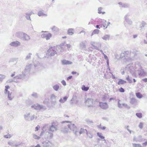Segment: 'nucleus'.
<instances>
[{
    "label": "nucleus",
    "instance_id": "de8ad7c7",
    "mask_svg": "<svg viewBox=\"0 0 147 147\" xmlns=\"http://www.w3.org/2000/svg\"><path fill=\"white\" fill-rule=\"evenodd\" d=\"M7 94H8V98H9V99L10 100H11V99H12V98H13V96H12L11 95V93H10V94H11V95H9V97H10L11 98V99H10L9 97V96H8V93H7Z\"/></svg>",
    "mask_w": 147,
    "mask_h": 147
},
{
    "label": "nucleus",
    "instance_id": "58836bf2",
    "mask_svg": "<svg viewBox=\"0 0 147 147\" xmlns=\"http://www.w3.org/2000/svg\"><path fill=\"white\" fill-rule=\"evenodd\" d=\"M121 7H124V8H127L129 7V5L127 4L123 3L122 6H121Z\"/></svg>",
    "mask_w": 147,
    "mask_h": 147
},
{
    "label": "nucleus",
    "instance_id": "6ab92c4d",
    "mask_svg": "<svg viewBox=\"0 0 147 147\" xmlns=\"http://www.w3.org/2000/svg\"><path fill=\"white\" fill-rule=\"evenodd\" d=\"M74 29L72 28H69L67 30V33L70 35H72L74 34Z\"/></svg>",
    "mask_w": 147,
    "mask_h": 147
},
{
    "label": "nucleus",
    "instance_id": "f8f14e48",
    "mask_svg": "<svg viewBox=\"0 0 147 147\" xmlns=\"http://www.w3.org/2000/svg\"><path fill=\"white\" fill-rule=\"evenodd\" d=\"M44 147H49L51 144V143L49 141H46L42 143Z\"/></svg>",
    "mask_w": 147,
    "mask_h": 147
},
{
    "label": "nucleus",
    "instance_id": "0e129e2a",
    "mask_svg": "<svg viewBox=\"0 0 147 147\" xmlns=\"http://www.w3.org/2000/svg\"><path fill=\"white\" fill-rule=\"evenodd\" d=\"M142 145L143 146H146L147 145L146 144V143L145 142L144 143H143Z\"/></svg>",
    "mask_w": 147,
    "mask_h": 147
},
{
    "label": "nucleus",
    "instance_id": "864d4df0",
    "mask_svg": "<svg viewBox=\"0 0 147 147\" xmlns=\"http://www.w3.org/2000/svg\"><path fill=\"white\" fill-rule=\"evenodd\" d=\"M142 80L145 82H147V78H145Z\"/></svg>",
    "mask_w": 147,
    "mask_h": 147
},
{
    "label": "nucleus",
    "instance_id": "bf43d9fd",
    "mask_svg": "<svg viewBox=\"0 0 147 147\" xmlns=\"http://www.w3.org/2000/svg\"><path fill=\"white\" fill-rule=\"evenodd\" d=\"M104 57H105V59H106L107 60V59H108V57H107L105 55H104Z\"/></svg>",
    "mask_w": 147,
    "mask_h": 147
},
{
    "label": "nucleus",
    "instance_id": "052dcab7",
    "mask_svg": "<svg viewBox=\"0 0 147 147\" xmlns=\"http://www.w3.org/2000/svg\"><path fill=\"white\" fill-rule=\"evenodd\" d=\"M44 131H42L40 134V136H42V135L44 134Z\"/></svg>",
    "mask_w": 147,
    "mask_h": 147
},
{
    "label": "nucleus",
    "instance_id": "a18cd8bd",
    "mask_svg": "<svg viewBox=\"0 0 147 147\" xmlns=\"http://www.w3.org/2000/svg\"><path fill=\"white\" fill-rule=\"evenodd\" d=\"M119 91L121 92H124V90L123 88L121 87L119 89Z\"/></svg>",
    "mask_w": 147,
    "mask_h": 147
},
{
    "label": "nucleus",
    "instance_id": "a19ab883",
    "mask_svg": "<svg viewBox=\"0 0 147 147\" xmlns=\"http://www.w3.org/2000/svg\"><path fill=\"white\" fill-rule=\"evenodd\" d=\"M136 115L139 118H141L142 117V114L141 113H137Z\"/></svg>",
    "mask_w": 147,
    "mask_h": 147
},
{
    "label": "nucleus",
    "instance_id": "f257e3e1",
    "mask_svg": "<svg viewBox=\"0 0 147 147\" xmlns=\"http://www.w3.org/2000/svg\"><path fill=\"white\" fill-rule=\"evenodd\" d=\"M132 65V64L127 65L125 67V71L127 73L129 72L131 74H133L134 69Z\"/></svg>",
    "mask_w": 147,
    "mask_h": 147
},
{
    "label": "nucleus",
    "instance_id": "8fccbe9b",
    "mask_svg": "<svg viewBox=\"0 0 147 147\" xmlns=\"http://www.w3.org/2000/svg\"><path fill=\"white\" fill-rule=\"evenodd\" d=\"M35 118V116L33 115H32L31 117H30V120H33Z\"/></svg>",
    "mask_w": 147,
    "mask_h": 147
},
{
    "label": "nucleus",
    "instance_id": "4d7b16f0",
    "mask_svg": "<svg viewBox=\"0 0 147 147\" xmlns=\"http://www.w3.org/2000/svg\"><path fill=\"white\" fill-rule=\"evenodd\" d=\"M72 76H70L68 77L67 78V80H69V79H71L72 78Z\"/></svg>",
    "mask_w": 147,
    "mask_h": 147
},
{
    "label": "nucleus",
    "instance_id": "f03ea898",
    "mask_svg": "<svg viewBox=\"0 0 147 147\" xmlns=\"http://www.w3.org/2000/svg\"><path fill=\"white\" fill-rule=\"evenodd\" d=\"M31 107L33 108L34 109L37 110H40L41 109L45 110H46L47 109L45 106L38 104H36L32 105Z\"/></svg>",
    "mask_w": 147,
    "mask_h": 147
},
{
    "label": "nucleus",
    "instance_id": "680f3d73",
    "mask_svg": "<svg viewBox=\"0 0 147 147\" xmlns=\"http://www.w3.org/2000/svg\"><path fill=\"white\" fill-rule=\"evenodd\" d=\"M15 75V72H14L13 74H12L11 75V77H13Z\"/></svg>",
    "mask_w": 147,
    "mask_h": 147
},
{
    "label": "nucleus",
    "instance_id": "c03bdc74",
    "mask_svg": "<svg viewBox=\"0 0 147 147\" xmlns=\"http://www.w3.org/2000/svg\"><path fill=\"white\" fill-rule=\"evenodd\" d=\"M5 78V76L3 75L0 74V81H2Z\"/></svg>",
    "mask_w": 147,
    "mask_h": 147
},
{
    "label": "nucleus",
    "instance_id": "f3484780",
    "mask_svg": "<svg viewBox=\"0 0 147 147\" xmlns=\"http://www.w3.org/2000/svg\"><path fill=\"white\" fill-rule=\"evenodd\" d=\"M51 30L55 33L58 32L59 31V29L55 26H53L51 28Z\"/></svg>",
    "mask_w": 147,
    "mask_h": 147
},
{
    "label": "nucleus",
    "instance_id": "338daca9",
    "mask_svg": "<svg viewBox=\"0 0 147 147\" xmlns=\"http://www.w3.org/2000/svg\"><path fill=\"white\" fill-rule=\"evenodd\" d=\"M99 25H96V27L97 28H98V29H100V27H99Z\"/></svg>",
    "mask_w": 147,
    "mask_h": 147
},
{
    "label": "nucleus",
    "instance_id": "412c9836",
    "mask_svg": "<svg viewBox=\"0 0 147 147\" xmlns=\"http://www.w3.org/2000/svg\"><path fill=\"white\" fill-rule=\"evenodd\" d=\"M57 96L53 94H52L50 97L51 101L56 100Z\"/></svg>",
    "mask_w": 147,
    "mask_h": 147
},
{
    "label": "nucleus",
    "instance_id": "13d9d810",
    "mask_svg": "<svg viewBox=\"0 0 147 147\" xmlns=\"http://www.w3.org/2000/svg\"><path fill=\"white\" fill-rule=\"evenodd\" d=\"M53 136V134L52 133H51L50 134V137L51 138H52Z\"/></svg>",
    "mask_w": 147,
    "mask_h": 147
},
{
    "label": "nucleus",
    "instance_id": "2eb2a0df",
    "mask_svg": "<svg viewBox=\"0 0 147 147\" xmlns=\"http://www.w3.org/2000/svg\"><path fill=\"white\" fill-rule=\"evenodd\" d=\"M62 64L63 65H69L71 64L72 62L66 60H63L61 61Z\"/></svg>",
    "mask_w": 147,
    "mask_h": 147
},
{
    "label": "nucleus",
    "instance_id": "0eeeda50",
    "mask_svg": "<svg viewBox=\"0 0 147 147\" xmlns=\"http://www.w3.org/2000/svg\"><path fill=\"white\" fill-rule=\"evenodd\" d=\"M93 100L91 98H88L85 101L86 105L88 107H90L93 105Z\"/></svg>",
    "mask_w": 147,
    "mask_h": 147
},
{
    "label": "nucleus",
    "instance_id": "4468645a",
    "mask_svg": "<svg viewBox=\"0 0 147 147\" xmlns=\"http://www.w3.org/2000/svg\"><path fill=\"white\" fill-rule=\"evenodd\" d=\"M20 45V43L18 41L15 42H13L10 43V45L12 46L17 47L19 46Z\"/></svg>",
    "mask_w": 147,
    "mask_h": 147
},
{
    "label": "nucleus",
    "instance_id": "774afa93",
    "mask_svg": "<svg viewBox=\"0 0 147 147\" xmlns=\"http://www.w3.org/2000/svg\"><path fill=\"white\" fill-rule=\"evenodd\" d=\"M35 147H41L39 144L37 145Z\"/></svg>",
    "mask_w": 147,
    "mask_h": 147
},
{
    "label": "nucleus",
    "instance_id": "603ef678",
    "mask_svg": "<svg viewBox=\"0 0 147 147\" xmlns=\"http://www.w3.org/2000/svg\"><path fill=\"white\" fill-rule=\"evenodd\" d=\"M4 137L5 138H9L10 137V135H5L4 136Z\"/></svg>",
    "mask_w": 147,
    "mask_h": 147
},
{
    "label": "nucleus",
    "instance_id": "3c124183",
    "mask_svg": "<svg viewBox=\"0 0 147 147\" xmlns=\"http://www.w3.org/2000/svg\"><path fill=\"white\" fill-rule=\"evenodd\" d=\"M66 46L68 48H70L71 47V45L69 44H66Z\"/></svg>",
    "mask_w": 147,
    "mask_h": 147
},
{
    "label": "nucleus",
    "instance_id": "20e7f679",
    "mask_svg": "<svg viewBox=\"0 0 147 147\" xmlns=\"http://www.w3.org/2000/svg\"><path fill=\"white\" fill-rule=\"evenodd\" d=\"M68 127L70 129L75 132V134L76 135L77 134L78 132L77 131V127L74 124L70 123L68 125Z\"/></svg>",
    "mask_w": 147,
    "mask_h": 147
},
{
    "label": "nucleus",
    "instance_id": "7c9ffc66",
    "mask_svg": "<svg viewBox=\"0 0 147 147\" xmlns=\"http://www.w3.org/2000/svg\"><path fill=\"white\" fill-rule=\"evenodd\" d=\"M146 23L142 21L141 23V24L140 25V26L142 28L144 27L146 25Z\"/></svg>",
    "mask_w": 147,
    "mask_h": 147
},
{
    "label": "nucleus",
    "instance_id": "f704fd0d",
    "mask_svg": "<svg viewBox=\"0 0 147 147\" xmlns=\"http://www.w3.org/2000/svg\"><path fill=\"white\" fill-rule=\"evenodd\" d=\"M97 135L101 139H104L105 137L102 136V134L101 133H97Z\"/></svg>",
    "mask_w": 147,
    "mask_h": 147
},
{
    "label": "nucleus",
    "instance_id": "79ce46f5",
    "mask_svg": "<svg viewBox=\"0 0 147 147\" xmlns=\"http://www.w3.org/2000/svg\"><path fill=\"white\" fill-rule=\"evenodd\" d=\"M143 125L144 124L143 123L141 122L140 123L138 126L141 129H142L143 128Z\"/></svg>",
    "mask_w": 147,
    "mask_h": 147
},
{
    "label": "nucleus",
    "instance_id": "4c0bfd02",
    "mask_svg": "<svg viewBox=\"0 0 147 147\" xmlns=\"http://www.w3.org/2000/svg\"><path fill=\"white\" fill-rule=\"evenodd\" d=\"M126 79L128 81L129 83H131L132 82V80L129 78V76H127L126 78Z\"/></svg>",
    "mask_w": 147,
    "mask_h": 147
},
{
    "label": "nucleus",
    "instance_id": "423d86ee",
    "mask_svg": "<svg viewBox=\"0 0 147 147\" xmlns=\"http://www.w3.org/2000/svg\"><path fill=\"white\" fill-rule=\"evenodd\" d=\"M124 19L125 20V25H126L127 24L130 25L132 24V22L131 20L129 18L128 16L127 15H125L124 17Z\"/></svg>",
    "mask_w": 147,
    "mask_h": 147
},
{
    "label": "nucleus",
    "instance_id": "09e8293b",
    "mask_svg": "<svg viewBox=\"0 0 147 147\" xmlns=\"http://www.w3.org/2000/svg\"><path fill=\"white\" fill-rule=\"evenodd\" d=\"M40 127L39 125H38L37 126H36L35 127V131H37L38 130L39 128H40Z\"/></svg>",
    "mask_w": 147,
    "mask_h": 147
},
{
    "label": "nucleus",
    "instance_id": "37998d69",
    "mask_svg": "<svg viewBox=\"0 0 147 147\" xmlns=\"http://www.w3.org/2000/svg\"><path fill=\"white\" fill-rule=\"evenodd\" d=\"M33 137L35 139H39L40 138V137L38 136L35 134L33 135Z\"/></svg>",
    "mask_w": 147,
    "mask_h": 147
},
{
    "label": "nucleus",
    "instance_id": "ddd939ff",
    "mask_svg": "<svg viewBox=\"0 0 147 147\" xmlns=\"http://www.w3.org/2000/svg\"><path fill=\"white\" fill-rule=\"evenodd\" d=\"M34 67H36L37 68H39L41 66V64L38 61H34Z\"/></svg>",
    "mask_w": 147,
    "mask_h": 147
},
{
    "label": "nucleus",
    "instance_id": "b1692460",
    "mask_svg": "<svg viewBox=\"0 0 147 147\" xmlns=\"http://www.w3.org/2000/svg\"><path fill=\"white\" fill-rule=\"evenodd\" d=\"M126 83V82L125 81L121 79H119V81L118 82V84L119 85L120 84H123Z\"/></svg>",
    "mask_w": 147,
    "mask_h": 147
},
{
    "label": "nucleus",
    "instance_id": "6e6d98bb",
    "mask_svg": "<svg viewBox=\"0 0 147 147\" xmlns=\"http://www.w3.org/2000/svg\"><path fill=\"white\" fill-rule=\"evenodd\" d=\"M100 128L102 130H104L106 129V127L105 126L103 127H100Z\"/></svg>",
    "mask_w": 147,
    "mask_h": 147
},
{
    "label": "nucleus",
    "instance_id": "473e14b6",
    "mask_svg": "<svg viewBox=\"0 0 147 147\" xmlns=\"http://www.w3.org/2000/svg\"><path fill=\"white\" fill-rule=\"evenodd\" d=\"M99 32V30L98 29H95L92 32L91 36L95 34H98Z\"/></svg>",
    "mask_w": 147,
    "mask_h": 147
},
{
    "label": "nucleus",
    "instance_id": "a211bd4d",
    "mask_svg": "<svg viewBox=\"0 0 147 147\" xmlns=\"http://www.w3.org/2000/svg\"><path fill=\"white\" fill-rule=\"evenodd\" d=\"M67 99V96L64 97L63 98H61L59 100L60 102L63 103L65 102Z\"/></svg>",
    "mask_w": 147,
    "mask_h": 147
},
{
    "label": "nucleus",
    "instance_id": "dca6fc26",
    "mask_svg": "<svg viewBox=\"0 0 147 147\" xmlns=\"http://www.w3.org/2000/svg\"><path fill=\"white\" fill-rule=\"evenodd\" d=\"M138 73L139 75L140 76H143L144 75V69H140L138 71Z\"/></svg>",
    "mask_w": 147,
    "mask_h": 147
},
{
    "label": "nucleus",
    "instance_id": "1a4fd4ad",
    "mask_svg": "<svg viewBox=\"0 0 147 147\" xmlns=\"http://www.w3.org/2000/svg\"><path fill=\"white\" fill-rule=\"evenodd\" d=\"M52 37V34L50 33L43 34L41 35V37L42 38H45L46 40H49Z\"/></svg>",
    "mask_w": 147,
    "mask_h": 147
},
{
    "label": "nucleus",
    "instance_id": "e2e57ef3",
    "mask_svg": "<svg viewBox=\"0 0 147 147\" xmlns=\"http://www.w3.org/2000/svg\"><path fill=\"white\" fill-rule=\"evenodd\" d=\"M118 3L119 5H121V6H122L123 4V3H122L121 2H119Z\"/></svg>",
    "mask_w": 147,
    "mask_h": 147
},
{
    "label": "nucleus",
    "instance_id": "4be33fe9",
    "mask_svg": "<svg viewBox=\"0 0 147 147\" xmlns=\"http://www.w3.org/2000/svg\"><path fill=\"white\" fill-rule=\"evenodd\" d=\"M87 131L86 129H84L83 128H81L79 132L80 134H82L87 133Z\"/></svg>",
    "mask_w": 147,
    "mask_h": 147
},
{
    "label": "nucleus",
    "instance_id": "ea45409f",
    "mask_svg": "<svg viewBox=\"0 0 147 147\" xmlns=\"http://www.w3.org/2000/svg\"><path fill=\"white\" fill-rule=\"evenodd\" d=\"M32 96L35 98H36L38 97V95L36 93H33L32 94Z\"/></svg>",
    "mask_w": 147,
    "mask_h": 147
},
{
    "label": "nucleus",
    "instance_id": "e433bc0d",
    "mask_svg": "<svg viewBox=\"0 0 147 147\" xmlns=\"http://www.w3.org/2000/svg\"><path fill=\"white\" fill-rule=\"evenodd\" d=\"M133 146L134 147H142L141 145L140 144H133Z\"/></svg>",
    "mask_w": 147,
    "mask_h": 147
},
{
    "label": "nucleus",
    "instance_id": "72a5a7b5",
    "mask_svg": "<svg viewBox=\"0 0 147 147\" xmlns=\"http://www.w3.org/2000/svg\"><path fill=\"white\" fill-rule=\"evenodd\" d=\"M82 89L83 90L86 91L88 90L89 87H86L84 85L82 87Z\"/></svg>",
    "mask_w": 147,
    "mask_h": 147
},
{
    "label": "nucleus",
    "instance_id": "39448f33",
    "mask_svg": "<svg viewBox=\"0 0 147 147\" xmlns=\"http://www.w3.org/2000/svg\"><path fill=\"white\" fill-rule=\"evenodd\" d=\"M121 100L119 99L118 100L117 105L118 107L120 108H122L123 107H125L128 109H130V107L128 106L126 104L123 103H121Z\"/></svg>",
    "mask_w": 147,
    "mask_h": 147
},
{
    "label": "nucleus",
    "instance_id": "5fc2aeb1",
    "mask_svg": "<svg viewBox=\"0 0 147 147\" xmlns=\"http://www.w3.org/2000/svg\"><path fill=\"white\" fill-rule=\"evenodd\" d=\"M138 36V35L137 34H135L133 35V37L134 38H137Z\"/></svg>",
    "mask_w": 147,
    "mask_h": 147
},
{
    "label": "nucleus",
    "instance_id": "69168bd1",
    "mask_svg": "<svg viewBox=\"0 0 147 147\" xmlns=\"http://www.w3.org/2000/svg\"><path fill=\"white\" fill-rule=\"evenodd\" d=\"M76 73V72L75 71H72L71 74H75Z\"/></svg>",
    "mask_w": 147,
    "mask_h": 147
},
{
    "label": "nucleus",
    "instance_id": "cd10ccee",
    "mask_svg": "<svg viewBox=\"0 0 147 147\" xmlns=\"http://www.w3.org/2000/svg\"><path fill=\"white\" fill-rule=\"evenodd\" d=\"M96 44H97L96 42H91V45L93 47L94 49H98V47L95 46V45Z\"/></svg>",
    "mask_w": 147,
    "mask_h": 147
},
{
    "label": "nucleus",
    "instance_id": "6e6552de",
    "mask_svg": "<svg viewBox=\"0 0 147 147\" xmlns=\"http://www.w3.org/2000/svg\"><path fill=\"white\" fill-rule=\"evenodd\" d=\"M57 125H55L54 123H53L49 127V131L53 132L57 131Z\"/></svg>",
    "mask_w": 147,
    "mask_h": 147
},
{
    "label": "nucleus",
    "instance_id": "9d476101",
    "mask_svg": "<svg viewBox=\"0 0 147 147\" xmlns=\"http://www.w3.org/2000/svg\"><path fill=\"white\" fill-rule=\"evenodd\" d=\"M99 106L100 108L104 109H107L109 107V106L106 102H99Z\"/></svg>",
    "mask_w": 147,
    "mask_h": 147
},
{
    "label": "nucleus",
    "instance_id": "c756f323",
    "mask_svg": "<svg viewBox=\"0 0 147 147\" xmlns=\"http://www.w3.org/2000/svg\"><path fill=\"white\" fill-rule=\"evenodd\" d=\"M136 96L138 98H140L142 97V95L140 92H137L136 94Z\"/></svg>",
    "mask_w": 147,
    "mask_h": 147
},
{
    "label": "nucleus",
    "instance_id": "2f4dec72",
    "mask_svg": "<svg viewBox=\"0 0 147 147\" xmlns=\"http://www.w3.org/2000/svg\"><path fill=\"white\" fill-rule=\"evenodd\" d=\"M51 106L52 107H54L57 103L56 100L51 101Z\"/></svg>",
    "mask_w": 147,
    "mask_h": 147
},
{
    "label": "nucleus",
    "instance_id": "c9c22d12",
    "mask_svg": "<svg viewBox=\"0 0 147 147\" xmlns=\"http://www.w3.org/2000/svg\"><path fill=\"white\" fill-rule=\"evenodd\" d=\"M88 136L90 138H92L93 135L90 132H87L86 133Z\"/></svg>",
    "mask_w": 147,
    "mask_h": 147
},
{
    "label": "nucleus",
    "instance_id": "c85d7f7f",
    "mask_svg": "<svg viewBox=\"0 0 147 147\" xmlns=\"http://www.w3.org/2000/svg\"><path fill=\"white\" fill-rule=\"evenodd\" d=\"M137 102L135 98H132L130 101V103L133 105L136 104Z\"/></svg>",
    "mask_w": 147,
    "mask_h": 147
},
{
    "label": "nucleus",
    "instance_id": "bb28decb",
    "mask_svg": "<svg viewBox=\"0 0 147 147\" xmlns=\"http://www.w3.org/2000/svg\"><path fill=\"white\" fill-rule=\"evenodd\" d=\"M43 104L47 105V106H49V100L48 99H45L43 102Z\"/></svg>",
    "mask_w": 147,
    "mask_h": 147
},
{
    "label": "nucleus",
    "instance_id": "49530a36",
    "mask_svg": "<svg viewBox=\"0 0 147 147\" xmlns=\"http://www.w3.org/2000/svg\"><path fill=\"white\" fill-rule=\"evenodd\" d=\"M61 83L63 86H65L66 85V83L65 81H64V80H62L61 81Z\"/></svg>",
    "mask_w": 147,
    "mask_h": 147
},
{
    "label": "nucleus",
    "instance_id": "9b49d317",
    "mask_svg": "<svg viewBox=\"0 0 147 147\" xmlns=\"http://www.w3.org/2000/svg\"><path fill=\"white\" fill-rule=\"evenodd\" d=\"M86 42L84 41L81 42L80 44V48L81 49L85 50L86 49Z\"/></svg>",
    "mask_w": 147,
    "mask_h": 147
},
{
    "label": "nucleus",
    "instance_id": "393cba45",
    "mask_svg": "<svg viewBox=\"0 0 147 147\" xmlns=\"http://www.w3.org/2000/svg\"><path fill=\"white\" fill-rule=\"evenodd\" d=\"M38 15L39 16H47V14L43 13V12L42 11H39L38 13Z\"/></svg>",
    "mask_w": 147,
    "mask_h": 147
},
{
    "label": "nucleus",
    "instance_id": "5701e85b",
    "mask_svg": "<svg viewBox=\"0 0 147 147\" xmlns=\"http://www.w3.org/2000/svg\"><path fill=\"white\" fill-rule=\"evenodd\" d=\"M110 37V36L109 35L107 34L102 37V38L104 40H109Z\"/></svg>",
    "mask_w": 147,
    "mask_h": 147
},
{
    "label": "nucleus",
    "instance_id": "aec40b11",
    "mask_svg": "<svg viewBox=\"0 0 147 147\" xmlns=\"http://www.w3.org/2000/svg\"><path fill=\"white\" fill-rule=\"evenodd\" d=\"M5 93H8V96L9 98L10 99H11V98L9 97V95H11V94H10V92L8 90V89L10 87L9 86H5Z\"/></svg>",
    "mask_w": 147,
    "mask_h": 147
},
{
    "label": "nucleus",
    "instance_id": "7ed1b4c3",
    "mask_svg": "<svg viewBox=\"0 0 147 147\" xmlns=\"http://www.w3.org/2000/svg\"><path fill=\"white\" fill-rule=\"evenodd\" d=\"M56 53L55 47H51L47 51L48 54L50 56L54 55Z\"/></svg>",
    "mask_w": 147,
    "mask_h": 147
},
{
    "label": "nucleus",
    "instance_id": "a878e982",
    "mask_svg": "<svg viewBox=\"0 0 147 147\" xmlns=\"http://www.w3.org/2000/svg\"><path fill=\"white\" fill-rule=\"evenodd\" d=\"M53 89L56 91H57L59 88V86L57 84H56L53 86Z\"/></svg>",
    "mask_w": 147,
    "mask_h": 147
}]
</instances>
